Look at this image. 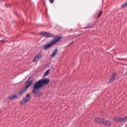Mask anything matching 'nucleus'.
Returning a JSON list of instances; mask_svg holds the SVG:
<instances>
[{
	"mask_svg": "<svg viewBox=\"0 0 127 127\" xmlns=\"http://www.w3.org/2000/svg\"><path fill=\"white\" fill-rule=\"evenodd\" d=\"M17 98H18V95L17 94H15L14 95H11L8 97L9 100H14L15 99H17Z\"/></svg>",
	"mask_w": 127,
	"mask_h": 127,
	"instance_id": "16",
	"label": "nucleus"
},
{
	"mask_svg": "<svg viewBox=\"0 0 127 127\" xmlns=\"http://www.w3.org/2000/svg\"><path fill=\"white\" fill-rule=\"evenodd\" d=\"M31 77L30 76L29 78L27 80V81L25 82L24 85H27L24 88L28 90V88L30 87L31 85H33V80H31Z\"/></svg>",
	"mask_w": 127,
	"mask_h": 127,
	"instance_id": "5",
	"label": "nucleus"
},
{
	"mask_svg": "<svg viewBox=\"0 0 127 127\" xmlns=\"http://www.w3.org/2000/svg\"><path fill=\"white\" fill-rule=\"evenodd\" d=\"M50 64H51V63L46 64V67H49V66H50Z\"/></svg>",
	"mask_w": 127,
	"mask_h": 127,
	"instance_id": "21",
	"label": "nucleus"
},
{
	"mask_svg": "<svg viewBox=\"0 0 127 127\" xmlns=\"http://www.w3.org/2000/svg\"><path fill=\"white\" fill-rule=\"evenodd\" d=\"M122 123H125L127 122V116H126L125 118H121Z\"/></svg>",
	"mask_w": 127,
	"mask_h": 127,
	"instance_id": "19",
	"label": "nucleus"
},
{
	"mask_svg": "<svg viewBox=\"0 0 127 127\" xmlns=\"http://www.w3.org/2000/svg\"><path fill=\"white\" fill-rule=\"evenodd\" d=\"M58 53V48L56 47L55 48V49L53 50V53H52L51 56V57L53 58L55 56H56L57 54Z\"/></svg>",
	"mask_w": 127,
	"mask_h": 127,
	"instance_id": "13",
	"label": "nucleus"
},
{
	"mask_svg": "<svg viewBox=\"0 0 127 127\" xmlns=\"http://www.w3.org/2000/svg\"><path fill=\"white\" fill-rule=\"evenodd\" d=\"M50 3H53L54 2V0H49Z\"/></svg>",
	"mask_w": 127,
	"mask_h": 127,
	"instance_id": "23",
	"label": "nucleus"
},
{
	"mask_svg": "<svg viewBox=\"0 0 127 127\" xmlns=\"http://www.w3.org/2000/svg\"><path fill=\"white\" fill-rule=\"evenodd\" d=\"M62 38H63V37L60 35L54 36L53 40H52L50 43L43 46V49H44V50H47V49H49V48L52 47L53 45L57 44V42H59Z\"/></svg>",
	"mask_w": 127,
	"mask_h": 127,
	"instance_id": "1",
	"label": "nucleus"
},
{
	"mask_svg": "<svg viewBox=\"0 0 127 127\" xmlns=\"http://www.w3.org/2000/svg\"><path fill=\"white\" fill-rule=\"evenodd\" d=\"M94 122L96 124H99V125H102L103 126L105 122V118L96 117L94 119Z\"/></svg>",
	"mask_w": 127,
	"mask_h": 127,
	"instance_id": "7",
	"label": "nucleus"
},
{
	"mask_svg": "<svg viewBox=\"0 0 127 127\" xmlns=\"http://www.w3.org/2000/svg\"><path fill=\"white\" fill-rule=\"evenodd\" d=\"M41 57H42V54L41 53L37 54L33 59V62H37Z\"/></svg>",
	"mask_w": 127,
	"mask_h": 127,
	"instance_id": "8",
	"label": "nucleus"
},
{
	"mask_svg": "<svg viewBox=\"0 0 127 127\" xmlns=\"http://www.w3.org/2000/svg\"><path fill=\"white\" fill-rule=\"evenodd\" d=\"M0 42H1V43H4V42H5V40H1L0 41Z\"/></svg>",
	"mask_w": 127,
	"mask_h": 127,
	"instance_id": "22",
	"label": "nucleus"
},
{
	"mask_svg": "<svg viewBox=\"0 0 127 127\" xmlns=\"http://www.w3.org/2000/svg\"><path fill=\"white\" fill-rule=\"evenodd\" d=\"M35 96H34V98H36V97H38V98H41V97H42L43 95H44V93L42 92H40L38 93L35 94Z\"/></svg>",
	"mask_w": 127,
	"mask_h": 127,
	"instance_id": "15",
	"label": "nucleus"
},
{
	"mask_svg": "<svg viewBox=\"0 0 127 127\" xmlns=\"http://www.w3.org/2000/svg\"><path fill=\"white\" fill-rule=\"evenodd\" d=\"M95 24H96V22H94L93 23H88L87 24L86 27H84L83 28L84 29H87V28H94V26H95Z\"/></svg>",
	"mask_w": 127,
	"mask_h": 127,
	"instance_id": "11",
	"label": "nucleus"
},
{
	"mask_svg": "<svg viewBox=\"0 0 127 127\" xmlns=\"http://www.w3.org/2000/svg\"><path fill=\"white\" fill-rule=\"evenodd\" d=\"M41 35L43 36V37H45V38H53V34L45 32H42L41 33Z\"/></svg>",
	"mask_w": 127,
	"mask_h": 127,
	"instance_id": "6",
	"label": "nucleus"
},
{
	"mask_svg": "<svg viewBox=\"0 0 127 127\" xmlns=\"http://www.w3.org/2000/svg\"><path fill=\"white\" fill-rule=\"evenodd\" d=\"M31 98H32L31 94L28 93L25 98L20 101L19 102V105H25V104H27V103L30 101Z\"/></svg>",
	"mask_w": 127,
	"mask_h": 127,
	"instance_id": "3",
	"label": "nucleus"
},
{
	"mask_svg": "<svg viewBox=\"0 0 127 127\" xmlns=\"http://www.w3.org/2000/svg\"><path fill=\"white\" fill-rule=\"evenodd\" d=\"M32 94H37L39 92V90L43 88L37 82L35 83L33 86Z\"/></svg>",
	"mask_w": 127,
	"mask_h": 127,
	"instance_id": "4",
	"label": "nucleus"
},
{
	"mask_svg": "<svg viewBox=\"0 0 127 127\" xmlns=\"http://www.w3.org/2000/svg\"><path fill=\"white\" fill-rule=\"evenodd\" d=\"M6 6L7 7H9V6H11V5L10 4H7Z\"/></svg>",
	"mask_w": 127,
	"mask_h": 127,
	"instance_id": "24",
	"label": "nucleus"
},
{
	"mask_svg": "<svg viewBox=\"0 0 127 127\" xmlns=\"http://www.w3.org/2000/svg\"><path fill=\"white\" fill-rule=\"evenodd\" d=\"M117 75H118V73L117 72H115L112 75L111 78L110 79L109 81L108 82L109 84L112 83V82H114L115 80H116V78H117Z\"/></svg>",
	"mask_w": 127,
	"mask_h": 127,
	"instance_id": "9",
	"label": "nucleus"
},
{
	"mask_svg": "<svg viewBox=\"0 0 127 127\" xmlns=\"http://www.w3.org/2000/svg\"><path fill=\"white\" fill-rule=\"evenodd\" d=\"M43 88L50 82L49 78H44L37 81Z\"/></svg>",
	"mask_w": 127,
	"mask_h": 127,
	"instance_id": "2",
	"label": "nucleus"
},
{
	"mask_svg": "<svg viewBox=\"0 0 127 127\" xmlns=\"http://www.w3.org/2000/svg\"><path fill=\"white\" fill-rule=\"evenodd\" d=\"M124 69H125V67L123 68V76H127V68H126L125 70H124Z\"/></svg>",
	"mask_w": 127,
	"mask_h": 127,
	"instance_id": "18",
	"label": "nucleus"
},
{
	"mask_svg": "<svg viewBox=\"0 0 127 127\" xmlns=\"http://www.w3.org/2000/svg\"><path fill=\"white\" fill-rule=\"evenodd\" d=\"M113 121H114V122H116V123H122V118H120L119 117H114Z\"/></svg>",
	"mask_w": 127,
	"mask_h": 127,
	"instance_id": "14",
	"label": "nucleus"
},
{
	"mask_svg": "<svg viewBox=\"0 0 127 127\" xmlns=\"http://www.w3.org/2000/svg\"><path fill=\"white\" fill-rule=\"evenodd\" d=\"M74 41H72L70 44H69V45H72V44H73V43H74Z\"/></svg>",
	"mask_w": 127,
	"mask_h": 127,
	"instance_id": "25",
	"label": "nucleus"
},
{
	"mask_svg": "<svg viewBox=\"0 0 127 127\" xmlns=\"http://www.w3.org/2000/svg\"><path fill=\"white\" fill-rule=\"evenodd\" d=\"M50 69L47 70L45 72L43 77H45V76H48V75L50 74Z\"/></svg>",
	"mask_w": 127,
	"mask_h": 127,
	"instance_id": "17",
	"label": "nucleus"
},
{
	"mask_svg": "<svg viewBox=\"0 0 127 127\" xmlns=\"http://www.w3.org/2000/svg\"><path fill=\"white\" fill-rule=\"evenodd\" d=\"M103 126L105 127H111V126H112V123L108 120H106V119H104Z\"/></svg>",
	"mask_w": 127,
	"mask_h": 127,
	"instance_id": "12",
	"label": "nucleus"
},
{
	"mask_svg": "<svg viewBox=\"0 0 127 127\" xmlns=\"http://www.w3.org/2000/svg\"><path fill=\"white\" fill-rule=\"evenodd\" d=\"M25 92H27V90L26 88H25V87H23L21 90L20 91L18 92V95L19 96V97H22V95H23V93H25Z\"/></svg>",
	"mask_w": 127,
	"mask_h": 127,
	"instance_id": "10",
	"label": "nucleus"
},
{
	"mask_svg": "<svg viewBox=\"0 0 127 127\" xmlns=\"http://www.w3.org/2000/svg\"><path fill=\"white\" fill-rule=\"evenodd\" d=\"M102 13H103V11H101L99 13V14H98V17H100L101 16V15H102Z\"/></svg>",
	"mask_w": 127,
	"mask_h": 127,
	"instance_id": "20",
	"label": "nucleus"
}]
</instances>
